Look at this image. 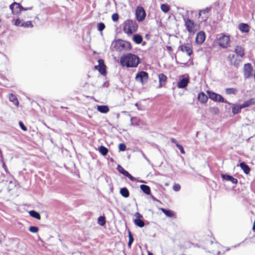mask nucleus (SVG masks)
<instances>
[{
    "instance_id": "1",
    "label": "nucleus",
    "mask_w": 255,
    "mask_h": 255,
    "mask_svg": "<svg viewBox=\"0 0 255 255\" xmlns=\"http://www.w3.org/2000/svg\"><path fill=\"white\" fill-rule=\"evenodd\" d=\"M120 62L123 66L135 67L139 63V58L134 54H128L121 58Z\"/></svg>"
},
{
    "instance_id": "2",
    "label": "nucleus",
    "mask_w": 255,
    "mask_h": 255,
    "mask_svg": "<svg viewBox=\"0 0 255 255\" xmlns=\"http://www.w3.org/2000/svg\"><path fill=\"white\" fill-rule=\"evenodd\" d=\"M113 45L115 48L119 51L129 50L131 48L129 42L121 39L115 40L113 43Z\"/></svg>"
},
{
    "instance_id": "3",
    "label": "nucleus",
    "mask_w": 255,
    "mask_h": 255,
    "mask_svg": "<svg viewBox=\"0 0 255 255\" xmlns=\"http://www.w3.org/2000/svg\"><path fill=\"white\" fill-rule=\"evenodd\" d=\"M185 25L188 32H196L200 27V22L195 23L191 19L186 18H184Z\"/></svg>"
},
{
    "instance_id": "4",
    "label": "nucleus",
    "mask_w": 255,
    "mask_h": 255,
    "mask_svg": "<svg viewBox=\"0 0 255 255\" xmlns=\"http://www.w3.org/2000/svg\"><path fill=\"white\" fill-rule=\"evenodd\" d=\"M137 28L138 25L135 21L128 20L124 23V30L125 32H135Z\"/></svg>"
},
{
    "instance_id": "5",
    "label": "nucleus",
    "mask_w": 255,
    "mask_h": 255,
    "mask_svg": "<svg viewBox=\"0 0 255 255\" xmlns=\"http://www.w3.org/2000/svg\"><path fill=\"white\" fill-rule=\"evenodd\" d=\"M210 10L211 7H206V8L199 11V16L200 17L198 20V22H200L201 24H202L203 22L204 23L206 22L209 17V12Z\"/></svg>"
},
{
    "instance_id": "6",
    "label": "nucleus",
    "mask_w": 255,
    "mask_h": 255,
    "mask_svg": "<svg viewBox=\"0 0 255 255\" xmlns=\"http://www.w3.org/2000/svg\"><path fill=\"white\" fill-rule=\"evenodd\" d=\"M148 79V73L145 71H140L138 72L135 76V80L144 85L147 83Z\"/></svg>"
},
{
    "instance_id": "7",
    "label": "nucleus",
    "mask_w": 255,
    "mask_h": 255,
    "mask_svg": "<svg viewBox=\"0 0 255 255\" xmlns=\"http://www.w3.org/2000/svg\"><path fill=\"white\" fill-rule=\"evenodd\" d=\"M10 9L11 10L12 13L14 14H17L21 10H26L27 9H31L32 7L24 8L22 7L19 3L13 2L9 6Z\"/></svg>"
},
{
    "instance_id": "8",
    "label": "nucleus",
    "mask_w": 255,
    "mask_h": 255,
    "mask_svg": "<svg viewBox=\"0 0 255 255\" xmlns=\"http://www.w3.org/2000/svg\"><path fill=\"white\" fill-rule=\"evenodd\" d=\"M217 38L219 45L223 48L226 47L230 41L229 36L223 33L218 35Z\"/></svg>"
},
{
    "instance_id": "9",
    "label": "nucleus",
    "mask_w": 255,
    "mask_h": 255,
    "mask_svg": "<svg viewBox=\"0 0 255 255\" xmlns=\"http://www.w3.org/2000/svg\"><path fill=\"white\" fill-rule=\"evenodd\" d=\"M207 94L209 98L214 101L229 103V102H228L226 100H225L224 98L219 94L209 91H207Z\"/></svg>"
},
{
    "instance_id": "10",
    "label": "nucleus",
    "mask_w": 255,
    "mask_h": 255,
    "mask_svg": "<svg viewBox=\"0 0 255 255\" xmlns=\"http://www.w3.org/2000/svg\"><path fill=\"white\" fill-rule=\"evenodd\" d=\"M14 24L16 26L24 28L32 27L33 26L31 21H24L23 20H20L19 19H16L15 20Z\"/></svg>"
},
{
    "instance_id": "11",
    "label": "nucleus",
    "mask_w": 255,
    "mask_h": 255,
    "mask_svg": "<svg viewBox=\"0 0 255 255\" xmlns=\"http://www.w3.org/2000/svg\"><path fill=\"white\" fill-rule=\"evenodd\" d=\"M145 12L142 7H137L135 12V15L137 20L138 21H142L145 17Z\"/></svg>"
},
{
    "instance_id": "12",
    "label": "nucleus",
    "mask_w": 255,
    "mask_h": 255,
    "mask_svg": "<svg viewBox=\"0 0 255 255\" xmlns=\"http://www.w3.org/2000/svg\"><path fill=\"white\" fill-rule=\"evenodd\" d=\"M244 76L245 78H249L252 75L253 69L252 65L250 63L246 64L244 65Z\"/></svg>"
},
{
    "instance_id": "13",
    "label": "nucleus",
    "mask_w": 255,
    "mask_h": 255,
    "mask_svg": "<svg viewBox=\"0 0 255 255\" xmlns=\"http://www.w3.org/2000/svg\"><path fill=\"white\" fill-rule=\"evenodd\" d=\"M183 52L186 53L188 55L190 56L192 53V46L189 43H186L181 45L179 47Z\"/></svg>"
},
{
    "instance_id": "14",
    "label": "nucleus",
    "mask_w": 255,
    "mask_h": 255,
    "mask_svg": "<svg viewBox=\"0 0 255 255\" xmlns=\"http://www.w3.org/2000/svg\"><path fill=\"white\" fill-rule=\"evenodd\" d=\"M118 171L124 176L128 177L130 180L133 181L135 178L131 175L127 170H125L121 165H118L117 167Z\"/></svg>"
},
{
    "instance_id": "15",
    "label": "nucleus",
    "mask_w": 255,
    "mask_h": 255,
    "mask_svg": "<svg viewBox=\"0 0 255 255\" xmlns=\"http://www.w3.org/2000/svg\"><path fill=\"white\" fill-rule=\"evenodd\" d=\"M229 60L232 65L235 66L236 67H238L240 66V63L241 62V59H238L235 58V56L234 55H229L228 56Z\"/></svg>"
},
{
    "instance_id": "16",
    "label": "nucleus",
    "mask_w": 255,
    "mask_h": 255,
    "mask_svg": "<svg viewBox=\"0 0 255 255\" xmlns=\"http://www.w3.org/2000/svg\"><path fill=\"white\" fill-rule=\"evenodd\" d=\"M221 177L223 180L230 181L234 184H236L238 183V180L231 175L227 174H222Z\"/></svg>"
},
{
    "instance_id": "17",
    "label": "nucleus",
    "mask_w": 255,
    "mask_h": 255,
    "mask_svg": "<svg viewBox=\"0 0 255 255\" xmlns=\"http://www.w3.org/2000/svg\"><path fill=\"white\" fill-rule=\"evenodd\" d=\"M205 33H197L196 36V42L197 44H202L205 39Z\"/></svg>"
},
{
    "instance_id": "18",
    "label": "nucleus",
    "mask_w": 255,
    "mask_h": 255,
    "mask_svg": "<svg viewBox=\"0 0 255 255\" xmlns=\"http://www.w3.org/2000/svg\"><path fill=\"white\" fill-rule=\"evenodd\" d=\"M235 52L237 56L240 58H242L244 54V49L241 46H237L235 49Z\"/></svg>"
},
{
    "instance_id": "19",
    "label": "nucleus",
    "mask_w": 255,
    "mask_h": 255,
    "mask_svg": "<svg viewBox=\"0 0 255 255\" xmlns=\"http://www.w3.org/2000/svg\"><path fill=\"white\" fill-rule=\"evenodd\" d=\"M188 82L189 79L188 78H184L178 82L177 86L179 88H184L187 86Z\"/></svg>"
},
{
    "instance_id": "20",
    "label": "nucleus",
    "mask_w": 255,
    "mask_h": 255,
    "mask_svg": "<svg viewBox=\"0 0 255 255\" xmlns=\"http://www.w3.org/2000/svg\"><path fill=\"white\" fill-rule=\"evenodd\" d=\"M228 104L232 105V111L234 114H237L239 113L241 111V109H243L241 105H236L229 102Z\"/></svg>"
},
{
    "instance_id": "21",
    "label": "nucleus",
    "mask_w": 255,
    "mask_h": 255,
    "mask_svg": "<svg viewBox=\"0 0 255 255\" xmlns=\"http://www.w3.org/2000/svg\"><path fill=\"white\" fill-rule=\"evenodd\" d=\"M238 28L241 32H249L250 30V26L247 23L239 24Z\"/></svg>"
},
{
    "instance_id": "22",
    "label": "nucleus",
    "mask_w": 255,
    "mask_h": 255,
    "mask_svg": "<svg viewBox=\"0 0 255 255\" xmlns=\"http://www.w3.org/2000/svg\"><path fill=\"white\" fill-rule=\"evenodd\" d=\"M160 210L167 217L172 218L175 216L174 212L170 210H167L162 208H161Z\"/></svg>"
},
{
    "instance_id": "23",
    "label": "nucleus",
    "mask_w": 255,
    "mask_h": 255,
    "mask_svg": "<svg viewBox=\"0 0 255 255\" xmlns=\"http://www.w3.org/2000/svg\"><path fill=\"white\" fill-rule=\"evenodd\" d=\"M198 99L201 103H205L208 100V97L203 92H200L198 94Z\"/></svg>"
},
{
    "instance_id": "24",
    "label": "nucleus",
    "mask_w": 255,
    "mask_h": 255,
    "mask_svg": "<svg viewBox=\"0 0 255 255\" xmlns=\"http://www.w3.org/2000/svg\"><path fill=\"white\" fill-rule=\"evenodd\" d=\"M97 110L101 113H107L109 111L108 106L105 105H101L97 106Z\"/></svg>"
},
{
    "instance_id": "25",
    "label": "nucleus",
    "mask_w": 255,
    "mask_h": 255,
    "mask_svg": "<svg viewBox=\"0 0 255 255\" xmlns=\"http://www.w3.org/2000/svg\"><path fill=\"white\" fill-rule=\"evenodd\" d=\"M239 166L241 169L244 171V173L248 174L250 171V168L245 162H241L240 163Z\"/></svg>"
},
{
    "instance_id": "26",
    "label": "nucleus",
    "mask_w": 255,
    "mask_h": 255,
    "mask_svg": "<svg viewBox=\"0 0 255 255\" xmlns=\"http://www.w3.org/2000/svg\"><path fill=\"white\" fill-rule=\"evenodd\" d=\"M255 103L254 99H251L244 102L242 105H241L242 108H246L251 106Z\"/></svg>"
},
{
    "instance_id": "27",
    "label": "nucleus",
    "mask_w": 255,
    "mask_h": 255,
    "mask_svg": "<svg viewBox=\"0 0 255 255\" xmlns=\"http://www.w3.org/2000/svg\"><path fill=\"white\" fill-rule=\"evenodd\" d=\"M158 78L160 86L161 87L162 85L165 84L167 78L166 76L163 74H160L158 75Z\"/></svg>"
},
{
    "instance_id": "28",
    "label": "nucleus",
    "mask_w": 255,
    "mask_h": 255,
    "mask_svg": "<svg viewBox=\"0 0 255 255\" xmlns=\"http://www.w3.org/2000/svg\"><path fill=\"white\" fill-rule=\"evenodd\" d=\"M140 188L141 190L146 194L149 195L150 194V189L148 186L142 184L140 186Z\"/></svg>"
},
{
    "instance_id": "29",
    "label": "nucleus",
    "mask_w": 255,
    "mask_h": 255,
    "mask_svg": "<svg viewBox=\"0 0 255 255\" xmlns=\"http://www.w3.org/2000/svg\"><path fill=\"white\" fill-rule=\"evenodd\" d=\"M9 100L10 102H12L14 105L18 106V101L16 96H15L13 94H10L9 95Z\"/></svg>"
},
{
    "instance_id": "30",
    "label": "nucleus",
    "mask_w": 255,
    "mask_h": 255,
    "mask_svg": "<svg viewBox=\"0 0 255 255\" xmlns=\"http://www.w3.org/2000/svg\"><path fill=\"white\" fill-rule=\"evenodd\" d=\"M133 40L137 44H139L142 42V37L139 34H135L132 37Z\"/></svg>"
},
{
    "instance_id": "31",
    "label": "nucleus",
    "mask_w": 255,
    "mask_h": 255,
    "mask_svg": "<svg viewBox=\"0 0 255 255\" xmlns=\"http://www.w3.org/2000/svg\"><path fill=\"white\" fill-rule=\"evenodd\" d=\"M121 194L124 197L127 198L129 196V191L127 188H122L120 190Z\"/></svg>"
},
{
    "instance_id": "32",
    "label": "nucleus",
    "mask_w": 255,
    "mask_h": 255,
    "mask_svg": "<svg viewBox=\"0 0 255 255\" xmlns=\"http://www.w3.org/2000/svg\"><path fill=\"white\" fill-rule=\"evenodd\" d=\"M133 222L135 224V225H136L137 226L140 228L144 227L145 225L144 222L142 220L139 219H135L133 221Z\"/></svg>"
},
{
    "instance_id": "33",
    "label": "nucleus",
    "mask_w": 255,
    "mask_h": 255,
    "mask_svg": "<svg viewBox=\"0 0 255 255\" xmlns=\"http://www.w3.org/2000/svg\"><path fill=\"white\" fill-rule=\"evenodd\" d=\"M29 214L31 217H32L34 218H36L38 220L40 219V214L38 212H36L35 211H34V210L30 211L29 212Z\"/></svg>"
},
{
    "instance_id": "34",
    "label": "nucleus",
    "mask_w": 255,
    "mask_h": 255,
    "mask_svg": "<svg viewBox=\"0 0 255 255\" xmlns=\"http://www.w3.org/2000/svg\"><path fill=\"white\" fill-rule=\"evenodd\" d=\"M99 151L103 155H106L108 152L107 148L103 145H101L99 147Z\"/></svg>"
},
{
    "instance_id": "35",
    "label": "nucleus",
    "mask_w": 255,
    "mask_h": 255,
    "mask_svg": "<svg viewBox=\"0 0 255 255\" xmlns=\"http://www.w3.org/2000/svg\"><path fill=\"white\" fill-rule=\"evenodd\" d=\"M95 68L98 70L102 74H104L106 73V66L102 67V66H95Z\"/></svg>"
},
{
    "instance_id": "36",
    "label": "nucleus",
    "mask_w": 255,
    "mask_h": 255,
    "mask_svg": "<svg viewBox=\"0 0 255 255\" xmlns=\"http://www.w3.org/2000/svg\"><path fill=\"white\" fill-rule=\"evenodd\" d=\"M98 224L101 226H104L106 223L105 217L104 216H100L98 219Z\"/></svg>"
},
{
    "instance_id": "37",
    "label": "nucleus",
    "mask_w": 255,
    "mask_h": 255,
    "mask_svg": "<svg viewBox=\"0 0 255 255\" xmlns=\"http://www.w3.org/2000/svg\"><path fill=\"white\" fill-rule=\"evenodd\" d=\"M128 238H129V241H128V246L129 247H130L132 243H133V238L132 237V235L130 232V231H128Z\"/></svg>"
},
{
    "instance_id": "38",
    "label": "nucleus",
    "mask_w": 255,
    "mask_h": 255,
    "mask_svg": "<svg viewBox=\"0 0 255 255\" xmlns=\"http://www.w3.org/2000/svg\"><path fill=\"white\" fill-rule=\"evenodd\" d=\"M236 92V89L234 88H227L226 89V93L227 94H235Z\"/></svg>"
},
{
    "instance_id": "39",
    "label": "nucleus",
    "mask_w": 255,
    "mask_h": 255,
    "mask_svg": "<svg viewBox=\"0 0 255 255\" xmlns=\"http://www.w3.org/2000/svg\"><path fill=\"white\" fill-rule=\"evenodd\" d=\"M161 9L164 12L166 13V12H167L169 11V6H168V5L167 4H162L161 5Z\"/></svg>"
},
{
    "instance_id": "40",
    "label": "nucleus",
    "mask_w": 255,
    "mask_h": 255,
    "mask_svg": "<svg viewBox=\"0 0 255 255\" xmlns=\"http://www.w3.org/2000/svg\"><path fill=\"white\" fill-rule=\"evenodd\" d=\"M105 28V24L103 22L99 23L97 25V29L99 31H103Z\"/></svg>"
},
{
    "instance_id": "41",
    "label": "nucleus",
    "mask_w": 255,
    "mask_h": 255,
    "mask_svg": "<svg viewBox=\"0 0 255 255\" xmlns=\"http://www.w3.org/2000/svg\"><path fill=\"white\" fill-rule=\"evenodd\" d=\"M15 186V182L14 181H10L9 182L8 185V189L9 190H11Z\"/></svg>"
},
{
    "instance_id": "42",
    "label": "nucleus",
    "mask_w": 255,
    "mask_h": 255,
    "mask_svg": "<svg viewBox=\"0 0 255 255\" xmlns=\"http://www.w3.org/2000/svg\"><path fill=\"white\" fill-rule=\"evenodd\" d=\"M29 230L31 233H36L38 231V228L35 226H31Z\"/></svg>"
},
{
    "instance_id": "43",
    "label": "nucleus",
    "mask_w": 255,
    "mask_h": 255,
    "mask_svg": "<svg viewBox=\"0 0 255 255\" xmlns=\"http://www.w3.org/2000/svg\"><path fill=\"white\" fill-rule=\"evenodd\" d=\"M119 148L120 151H124L126 149V145L125 143H120L119 145Z\"/></svg>"
},
{
    "instance_id": "44",
    "label": "nucleus",
    "mask_w": 255,
    "mask_h": 255,
    "mask_svg": "<svg viewBox=\"0 0 255 255\" xmlns=\"http://www.w3.org/2000/svg\"><path fill=\"white\" fill-rule=\"evenodd\" d=\"M181 186L179 184H175L173 186V189L175 191H178L180 190Z\"/></svg>"
},
{
    "instance_id": "45",
    "label": "nucleus",
    "mask_w": 255,
    "mask_h": 255,
    "mask_svg": "<svg viewBox=\"0 0 255 255\" xmlns=\"http://www.w3.org/2000/svg\"><path fill=\"white\" fill-rule=\"evenodd\" d=\"M112 20L114 21H117L119 19V15L118 13H114L112 16Z\"/></svg>"
},
{
    "instance_id": "46",
    "label": "nucleus",
    "mask_w": 255,
    "mask_h": 255,
    "mask_svg": "<svg viewBox=\"0 0 255 255\" xmlns=\"http://www.w3.org/2000/svg\"><path fill=\"white\" fill-rule=\"evenodd\" d=\"M19 126L23 130H24V131H26L27 130L26 127L24 126V125L23 124V123L22 122H19Z\"/></svg>"
},
{
    "instance_id": "47",
    "label": "nucleus",
    "mask_w": 255,
    "mask_h": 255,
    "mask_svg": "<svg viewBox=\"0 0 255 255\" xmlns=\"http://www.w3.org/2000/svg\"><path fill=\"white\" fill-rule=\"evenodd\" d=\"M177 147L179 149V150L180 151L181 153L184 154L185 153L184 148L181 145H180L178 143H177Z\"/></svg>"
},
{
    "instance_id": "48",
    "label": "nucleus",
    "mask_w": 255,
    "mask_h": 255,
    "mask_svg": "<svg viewBox=\"0 0 255 255\" xmlns=\"http://www.w3.org/2000/svg\"><path fill=\"white\" fill-rule=\"evenodd\" d=\"M98 66H102L103 67H105V65L104 64V61L103 59H99L98 60Z\"/></svg>"
},
{
    "instance_id": "49",
    "label": "nucleus",
    "mask_w": 255,
    "mask_h": 255,
    "mask_svg": "<svg viewBox=\"0 0 255 255\" xmlns=\"http://www.w3.org/2000/svg\"><path fill=\"white\" fill-rule=\"evenodd\" d=\"M134 216L136 217L135 219H141V218H142V216L138 212H136L134 214Z\"/></svg>"
},
{
    "instance_id": "50",
    "label": "nucleus",
    "mask_w": 255,
    "mask_h": 255,
    "mask_svg": "<svg viewBox=\"0 0 255 255\" xmlns=\"http://www.w3.org/2000/svg\"><path fill=\"white\" fill-rule=\"evenodd\" d=\"M140 152H141V154L142 156H143V157L149 162V160L147 158V157L145 156L144 153L142 151H140Z\"/></svg>"
},
{
    "instance_id": "51",
    "label": "nucleus",
    "mask_w": 255,
    "mask_h": 255,
    "mask_svg": "<svg viewBox=\"0 0 255 255\" xmlns=\"http://www.w3.org/2000/svg\"><path fill=\"white\" fill-rule=\"evenodd\" d=\"M171 140L173 143H174L175 144H176V145L177 146V143H178L176 139H175L174 138H171Z\"/></svg>"
},
{
    "instance_id": "52",
    "label": "nucleus",
    "mask_w": 255,
    "mask_h": 255,
    "mask_svg": "<svg viewBox=\"0 0 255 255\" xmlns=\"http://www.w3.org/2000/svg\"><path fill=\"white\" fill-rule=\"evenodd\" d=\"M2 166H3V167L4 168V169L6 170V166L4 163H3Z\"/></svg>"
},
{
    "instance_id": "53",
    "label": "nucleus",
    "mask_w": 255,
    "mask_h": 255,
    "mask_svg": "<svg viewBox=\"0 0 255 255\" xmlns=\"http://www.w3.org/2000/svg\"><path fill=\"white\" fill-rule=\"evenodd\" d=\"M253 230H255V221L254 223V225H253Z\"/></svg>"
},
{
    "instance_id": "54",
    "label": "nucleus",
    "mask_w": 255,
    "mask_h": 255,
    "mask_svg": "<svg viewBox=\"0 0 255 255\" xmlns=\"http://www.w3.org/2000/svg\"><path fill=\"white\" fill-rule=\"evenodd\" d=\"M135 106L137 107V108L138 109V110H140V109L138 107V104L137 103H136L135 104Z\"/></svg>"
},
{
    "instance_id": "55",
    "label": "nucleus",
    "mask_w": 255,
    "mask_h": 255,
    "mask_svg": "<svg viewBox=\"0 0 255 255\" xmlns=\"http://www.w3.org/2000/svg\"><path fill=\"white\" fill-rule=\"evenodd\" d=\"M148 255H153V254L150 252H148Z\"/></svg>"
},
{
    "instance_id": "56",
    "label": "nucleus",
    "mask_w": 255,
    "mask_h": 255,
    "mask_svg": "<svg viewBox=\"0 0 255 255\" xmlns=\"http://www.w3.org/2000/svg\"><path fill=\"white\" fill-rule=\"evenodd\" d=\"M230 250V248H227L226 250V252L229 251Z\"/></svg>"
},
{
    "instance_id": "57",
    "label": "nucleus",
    "mask_w": 255,
    "mask_h": 255,
    "mask_svg": "<svg viewBox=\"0 0 255 255\" xmlns=\"http://www.w3.org/2000/svg\"><path fill=\"white\" fill-rule=\"evenodd\" d=\"M135 118H131L130 120L132 122L133 120H135Z\"/></svg>"
},
{
    "instance_id": "58",
    "label": "nucleus",
    "mask_w": 255,
    "mask_h": 255,
    "mask_svg": "<svg viewBox=\"0 0 255 255\" xmlns=\"http://www.w3.org/2000/svg\"><path fill=\"white\" fill-rule=\"evenodd\" d=\"M239 245H240V244L238 245V246H239ZM236 247H237V246H234V248H236Z\"/></svg>"
}]
</instances>
